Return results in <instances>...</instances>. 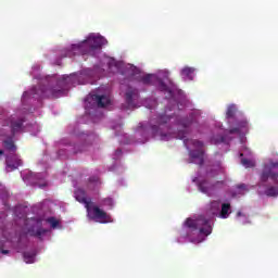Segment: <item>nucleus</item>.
I'll list each match as a JSON object with an SVG mask.
<instances>
[{
  "label": "nucleus",
  "mask_w": 278,
  "mask_h": 278,
  "mask_svg": "<svg viewBox=\"0 0 278 278\" xmlns=\"http://www.w3.org/2000/svg\"><path fill=\"white\" fill-rule=\"evenodd\" d=\"M159 89L161 92H172L167 85L164 84V80L159 79Z\"/></svg>",
  "instance_id": "obj_21"
},
{
  "label": "nucleus",
  "mask_w": 278,
  "mask_h": 278,
  "mask_svg": "<svg viewBox=\"0 0 278 278\" xmlns=\"http://www.w3.org/2000/svg\"><path fill=\"white\" fill-rule=\"evenodd\" d=\"M236 116V105H230L226 112V118H233Z\"/></svg>",
  "instance_id": "obj_20"
},
{
  "label": "nucleus",
  "mask_w": 278,
  "mask_h": 278,
  "mask_svg": "<svg viewBox=\"0 0 278 278\" xmlns=\"http://www.w3.org/2000/svg\"><path fill=\"white\" fill-rule=\"evenodd\" d=\"M170 121V116L167 115H159L156 123L157 125H152L151 129H152V135L155 136H160L161 140H170V138H173V135L170 134H164L161 130V127H163V125H166V123H168Z\"/></svg>",
  "instance_id": "obj_7"
},
{
  "label": "nucleus",
  "mask_w": 278,
  "mask_h": 278,
  "mask_svg": "<svg viewBox=\"0 0 278 278\" xmlns=\"http://www.w3.org/2000/svg\"><path fill=\"white\" fill-rule=\"evenodd\" d=\"M229 214H231V204L223 203L222 210L219 211V214L217 216L219 218H229Z\"/></svg>",
  "instance_id": "obj_15"
},
{
  "label": "nucleus",
  "mask_w": 278,
  "mask_h": 278,
  "mask_svg": "<svg viewBox=\"0 0 278 278\" xmlns=\"http://www.w3.org/2000/svg\"><path fill=\"white\" fill-rule=\"evenodd\" d=\"M220 201H213L211 202L210 205V212L211 214H213V216H218V214L220 213Z\"/></svg>",
  "instance_id": "obj_16"
},
{
  "label": "nucleus",
  "mask_w": 278,
  "mask_h": 278,
  "mask_svg": "<svg viewBox=\"0 0 278 278\" xmlns=\"http://www.w3.org/2000/svg\"><path fill=\"white\" fill-rule=\"evenodd\" d=\"M3 146L8 151H16V146L14 144V140H12V138L4 140Z\"/></svg>",
  "instance_id": "obj_18"
},
{
  "label": "nucleus",
  "mask_w": 278,
  "mask_h": 278,
  "mask_svg": "<svg viewBox=\"0 0 278 278\" xmlns=\"http://www.w3.org/2000/svg\"><path fill=\"white\" fill-rule=\"evenodd\" d=\"M0 155H3V150H0Z\"/></svg>",
  "instance_id": "obj_37"
},
{
  "label": "nucleus",
  "mask_w": 278,
  "mask_h": 278,
  "mask_svg": "<svg viewBox=\"0 0 278 278\" xmlns=\"http://www.w3.org/2000/svg\"><path fill=\"white\" fill-rule=\"evenodd\" d=\"M238 190H247V185L241 184L237 186Z\"/></svg>",
  "instance_id": "obj_30"
},
{
  "label": "nucleus",
  "mask_w": 278,
  "mask_h": 278,
  "mask_svg": "<svg viewBox=\"0 0 278 278\" xmlns=\"http://www.w3.org/2000/svg\"><path fill=\"white\" fill-rule=\"evenodd\" d=\"M99 184H101L99 176H91L89 178V185L99 186Z\"/></svg>",
  "instance_id": "obj_25"
},
{
  "label": "nucleus",
  "mask_w": 278,
  "mask_h": 278,
  "mask_svg": "<svg viewBox=\"0 0 278 278\" xmlns=\"http://www.w3.org/2000/svg\"><path fill=\"white\" fill-rule=\"evenodd\" d=\"M87 101H93L98 105V108H106V105H110L111 100L108 96H99V94H90L87 97Z\"/></svg>",
  "instance_id": "obj_9"
},
{
  "label": "nucleus",
  "mask_w": 278,
  "mask_h": 278,
  "mask_svg": "<svg viewBox=\"0 0 278 278\" xmlns=\"http://www.w3.org/2000/svg\"><path fill=\"white\" fill-rule=\"evenodd\" d=\"M237 216H242V212H238V213H237Z\"/></svg>",
  "instance_id": "obj_36"
},
{
  "label": "nucleus",
  "mask_w": 278,
  "mask_h": 278,
  "mask_svg": "<svg viewBox=\"0 0 278 278\" xmlns=\"http://www.w3.org/2000/svg\"><path fill=\"white\" fill-rule=\"evenodd\" d=\"M23 258L26 264H34L36 262V252H24Z\"/></svg>",
  "instance_id": "obj_17"
},
{
  "label": "nucleus",
  "mask_w": 278,
  "mask_h": 278,
  "mask_svg": "<svg viewBox=\"0 0 278 278\" xmlns=\"http://www.w3.org/2000/svg\"><path fill=\"white\" fill-rule=\"evenodd\" d=\"M220 142H225V137H222V138H220Z\"/></svg>",
  "instance_id": "obj_35"
},
{
  "label": "nucleus",
  "mask_w": 278,
  "mask_h": 278,
  "mask_svg": "<svg viewBox=\"0 0 278 278\" xmlns=\"http://www.w3.org/2000/svg\"><path fill=\"white\" fill-rule=\"evenodd\" d=\"M115 155H123V150H121V149H117L116 151H115Z\"/></svg>",
  "instance_id": "obj_31"
},
{
  "label": "nucleus",
  "mask_w": 278,
  "mask_h": 278,
  "mask_svg": "<svg viewBox=\"0 0 278 278\" xmlns=\"http://www.w3.org/2000/svg\"><path fill=\"white\" fill-rule=\"evenodd\" d=\"M176 138L179 140H186V131H179Z\"/></svg>",
  "instance_id": "obj_29"
},
{
  "label": "nucleus",
  "mask_w": 278,
  "mask_h": 278,
  "mask_svg": "<svg viewBox=\"0 0 278 278\" xmlns=\"http://www.w3.org/2000/svg\"><path fill=\"white\" fill-rule=\"evenodd\" d=\"M56 84H58V86H62V84H64V79L63 80H58Z\"/></svg>",
  "instance_id": "obj_33"
},
{
  "label": "nucleus",
  "mask_w": 278,
  "mask_h": 278,
  "mask_svg": "<svg viewBox=\"0 0 278 278\" xmlns=\"http://www.w3.org/2000/svg\"><path fill=\"white\" fill-rule=\"evenodd\" d=\"M141 81L146 85L149 86L151 81H153V75L152 74H147L146 76L141 77Z\"/></svg>",
  "instance_id": "obj_24"
},
{
  "label": "nucleus",
  "mask_w": 278,
  "mask_h": 278,
  "mask_svg": "<svg viewBox=\"0 0 278 278\" xmlns=\"http://www.w3.org/2000/svg\"><path fill=\"white\" fill-rule=\"evenodd\" d=\"M194 67H190V66H185L181 72L180 75L181 77H185L187 79H189L190 81H192L194 79Z\"/></svg>",
  "instance_id": "obj_14"
},
{
  "label": "nucleus",
  "mask_w": 278,
  "mask_h": 278,
  "mask_svg": "<svg viewBox=\"0 0 278 278\" xmlns=\"http://www.w3.org/2000/svg\"><path fill=\"white\" fill-rule=\"evenodd\" d=\"M270 179L274 184L278 182V161L269 160L265 163L261 173V181L266 184Z\"/></svg>",
  "instance_id": "obj_5"
},
{
  "label": "nucleus",
  "mask_w": 278,
  "mask_h": 278,
  "mask_svg": "<svg viewBox=\"0 0 278 278\" xmlns=\"http://www.w3.org/2000/svg\"><path fill=\"white\" fill-rule=\"evenodd\" d=\"M185 227L191 231H199L202 236H210V233H212L210 219L205 218L203 215L198 216L195 219L187 218Z\"/></svg>",
  "instance_id": "obj_4"
},
{
  "label": "nucleus",
  "mask_w": 278,
  "mask_h": 278,
  "mask_svg": "<svg viewBox=\"0 0 278 278\" xmlns=\"http://www.w3.org/2000/svg\"><path fill=\"white\" fill-rule=\"evenodd\" d=\"M192 144L197 150L189 151V164L193 163L198 164L199 166H203V164H205V151H203V142L200 140H193Z\"/></svg>",
  "instance_id": "obj_6"
},
{
  "label": "nucleus",
  "mask_w": 278,
  "mask_h": 278,
  "mask_svg": "<svg viewBox=\"0 0 278 278\" xmlns=\"http://www.w3.org/2000/svg\"><path fill=\"white\" fill-rule=\"evenodd\" d=\"M103 45H108V40L101 36L89 35L87 39L80 43L73 45L72 51L67 52L68 58L73 55H94L97 49L101 50Z\"/></svg>",
  "instance_id": "obj_1"
},
{
  "label": "nucleus",
  "mask_w": 278,
  "mask_h": 278,
  "mask_svg": "<svg viewBox=\"0 0 278 278\" xmlns=\"http://www.w3.org/2000/svg\"><path fill=\"white\" fill-rule=\"evenodd\" d=\"M241 164L245 168H253L255 166V163L253 161H251V160H248V159H242L241 160Z\"/></svg>",
  "instance_id": "obj_22"
},
{
  "label": "nucleus",
  "mask_w": 278,
  "mask_h": 278,
  "mask_svg": "<svg viewBox=\"0 0 278 278\" xmlns=\"http://www.w3.org/2000/svg\"><path fill=\"white\" fill-rule=\"evenodd\" d=\"M138 97H140L138 89L128 88L126 91V103L128 108H136V104H134V99H138Z\"/></svg>",
  "instance_id": "obj_11"
},
{
  "label": "nucleus",
  "mask_w": 278,
  "mask_h": 278,
  "mask_svg": "<svg viewBox=\"0 0 278 278\" xmlns=\"http://www.w3.org/2000/svg\"><path fill=\"white\" fill-rule=\"evenodd\" d=\"M225 184L224 181H217L216 184L212 185L207 180H202L199 182L198 187L200 192H203L204 194H207L208 197L212 195L213 190H216V188H220Z\"/></svg>",
  "instance_id": "obj_8"
},
{
  "label": "nucleus",
  "mask_w": 278,
  "mask_h": 278,
  "mask_svg": "<svg viewBox=\"0 0 278 278\" xmlns=\"http://www.w3.org/2000/svg\"><path fill=\"white\" fill-rule=\"evenodd\" d=\"M23 123H25L24 118L14 119L12 118L10 122L11 134L12 136H16L18 131H23Z\"/></svg>",
  "instance_id": "obj_12"
},
{
  "label": "nucleus",
  "mask_w": 278,
  "mask_h": 278,
  "mask_svg": "<svg viewBox=\"0 0 278 278\" xmlns=\"http://www.w3.org/2000/svg\"><path fill=\"white\" fill-rule=\"evenodd\" d=\"M92 70H84L78 78L79 84H90V77L93 75Z\"/></svg>",
  "instance_id": "obj_13"
},
{
  "label": "nucleus",
  "mask_w": 278,
  "mask_h": 278,
  "mask_svg": "<svg viewBox=\"0 0 278 278\" xmlns=\"http://www.w3.org/2000/svg\"><path fill=\"white\" fill-rule=\"evenodd\" d=\"M242 127H247V122H240L238 127L229 130V134H240V129H242Z\"/></svg>",
  "instance_id": "obj_23"
},
{
  "label": "nucleus",
  "mask_w": 278,
  "mask_h": 278,
  "mask_svg": "<svg viewBox=\"0 0 278 278\" xmlns=\"http://www.w3.org/2000/svg\"><path fill=\"white\" fill-rule=\"evenodd\" d=\"M5 164H7V169L9 172H12V170H16L18 166H23V161L18 159V155L12 154L7 156Z\"/></svg>",
  "instance_id": "obj_10"
},
{
  "label": "nucleus",
  "mask_w": 278,
  "mask_h": 278,
  "mask_svg": "<svg viewBox=\"0 0 278 278\" xmlns=\"http://www.w3.org/2000/svg\"><path fill=\"white\" fill-rule=\"evenodd\" d=\"M42 233H45L43 230H37L36 236H37L38 238H40V236H41Z\"/></svg>",
  "instance_id": "obj_32"
},
{
  "label": "nucleus",
  "mask_w": 278,
  "mask_h": 278,
  "mask_svg": "<svg viewBox=\"0 0 278 278\" xmlns=\"http://www.w3.org/2000/svg\"><path fill=\"white\" fill-rule=\"evenodd\" d=\"M104 205H110V207H112L114 205V200H112V198L104 199Z\"/></svg>",
  "instance_id": "obj_28"
},
{
  "label": "nucleus",
  "mask_w": 278,
  "mask_h": 278,
  "mask_svg": "<svg viewBox=\"0 0 278 278\" xmlns=\"http://www.w3.org/2000/svg\"><path fill=\"white\" fill-rule=\"evenodd\" d=\"M62 94H64V89L62 88L38 86L34 87L29 92L25 91L23 99L25 97H33V99H58Z\"/></svg>",
  "instance_id": "obj_3"
},
{
  "label": "nucleus",
  "mask_w": 278,
  "mask_h": 278,
  "mask_svg": "<svg viewBox=\"0 0 278 278\" xmlns=\"http://www.w3.org/2000/svg\"><path fill=\"white\" fill-rule=\"evenodd\" d=\"M266 197H277L278 195V188L277 187H269L265 190Z\"/></svg>",
  "instance_id": "obj_19"
},
{
  "label": "nucleus",
  "mask_w": 278,
  "mask_h": 278,
  "mask_svg": "<svg viewBox=\"0 0 278 278\" xmlns=\"http://www.w3.org/2000/svg\"><path fill=\"white\" fill-rule=\"evenodd\" d=\"M74 194L78 203H84L88 212V215L91 218L101 220V223H110V218H111L110 215H108V213L101 210L99 206L94 205L92 201H88V198H86V191L84 189H76Z\"/></svg>",
  "instance_id": "obj_2"
},
{
  "label": "nucleus",
  "mask_w": 278,
  "mask_h": 278,
  "mask_svg": "<svg viewBox=\"0 0 278 278\" xmlns=\"http://www.w3.org/2000/svg\"><path fill=\"white\" fill-rule=\"evenodd\" d=\"M8 253H10L9 250H2V254H3V255H8Z\"/></svg>",
  "instance_id": "obj_34"
},
{
  "label": "nucleus",
  "mask_w": 278,
  "mask_h": 278,
  "mask_svg": "<svg viewBox=\"0 0 278 278\" xmlns=\"http://www.w3.org/2000/svg\"><path fill=\"white\" fill-rule=\"evenodd\" d=\"M48 222L50 223V225H51V227H52L53 229H55V227H58V226L60 225V222H58V219H55L54 217H50V218L48 219Z\"/></svg>",
  "instance_id": "obj_26"
},
{
  "label": "nucleus",
  "mask_w": 278,
  "mask_h": 278,
  "mask_svg": "<svg viewBox=\"0 0 278 278\" xmlns=\"http://www.w3.org/2000/svg\"><path fill=\"white\" fill-rule=\"evenodd\" d=\"M180 125L186 129L192 125V119H181Z\"/></svg>",
  "instance_id": "obj_27"
}]
</instances>
